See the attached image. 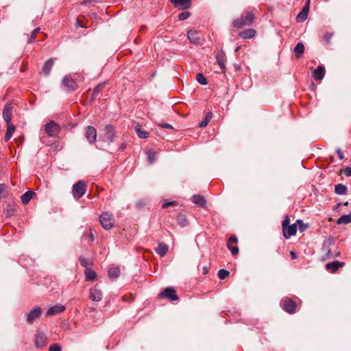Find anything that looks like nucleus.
I'll use <instances>...</instances> for the list:
<instances>
[{
	"label": "nucleus",
	"mask_w": 351,
	"mask_h": 351,
	"mask_svg": "<svg viewBox=\"0 0 351 351\" xmlns=\"http://www.w3.org/2000/svg\"><path fill=\"white\" fill-rule=\"evenodd\" d=\"M282 229L283 237L286 239H289L291 237L294 236L297 232L296 223L290 225V219L289 215H286L282 222Z\"/></svg>",
	"instance_id": "1"
},
{
	"label": "nucleus",
	"mask_w": 351,
	"mask_h": 351,
	"mask_svg": "<svg viewBox=\"0 0 351 351\" xmlns=\"http://www.w3.org/2000/svg\"><path fill=\"white\" fill-rule=\"evenodd\" d=\"M254 21V14L248 11L244 12L240 18L233 21L232 25L237 28H241L246 25H250Z\"/></svg>",
	"instance_id": "2"
},
{
	"label": "nucleus",
	"mask_w": 351,
	"mask_h": 351,
	"mask_svg": "<svg viewBox=\"0 0 351 351\" xmlns=\"http://www.w3.org/2000/svg\"><path fill=\"white\" fill-rule=\"evenodd\" d=\"M60 126L54 121H50L45 125V131L49 137H54L57 136L60 133Z\"/></svg>",
	"instance_id": "3"
},
{
	"label": "nucleus",
	"mask_w": 351,
	"mask_h": 351,
	"mask_svg": "<svg viewBox=\"0 0 351 351\" xmlns=\"http://www.w3.org/2000/svg\"><path fill=\"white\" fill-rule=\"evenodd\" d=\"M86 190V187L85 183L82 180L77 181L73 184L72 189L74 198L76 199L81 198L85 194Z\"/></svg>",
	"instance_id": "4"
},
{
	"label": "nucleus",
	"mask_w": 351,
	"mask_h": 351,
	"mask_svg": "<svg viewBox=\"0 0 351 351\" xmlns=\"http://www.w3.org/2000/svg\"><path fill=\"white\" fill-rule=\"evenodd\" d=\"M99 222L105 230H110L114 225L112 215L109 213H104L99 217Z\"/></svg>",
	"instance_id": "5"
},
{
	"label": "nucleus",
	"mask_w": 351,
	"mask_h": 351,
	"mask_svg": "<svg viewBox=\"0 0 351 351\" xmlns=\"http://www.w3.org/2000/svg\"><path fill=\"white\" fill-rule=\"evenodd\" d=\"M117 137V132L115 128L112 125H107L104 128V141L108 142V144L114 141Z\"/></svg>",
	"instance_id": "6"
},
{
	"label": "nucleus",
	"mask_w": 351,
	"mask_h": 351,
	"mask_svg": "<svg viewBox=\"0 0 351 351\" xmlns=\"http://www.w3.org/2000/svg\"><path fill=\"white\" fill-rule=\"evenodd\" d=\"M282 309L289 314H293L296 311L297 304L290 298H285L282 300Z\"/></svg>",
	"instance_id": "7"
},
{
	"label": "nucleus",
	"mask_w": 351,
	"mask_h": 351,
	"mask_svg": "<svg viewBox=\"0 0 351 351\" xmlns=\"http://www.w3.org/2000/svg\"><path fill=\"white\" fill-rule=\"evenodd\" d=\"M158 296L161 298H168L171 301H176L179 299L173 287L165 288L163 291L159 293Z\"/></svg>",
	"instance_id": "8"
},
{
	"label": "nucleus",
	"mask_w": 351,
	"mask_h": 351,
	"mask_svg": "<svg viewBox=\"0 0 351 351\" xmlns=\"http://www.w3.org/2000/svg\"><path fill=\"white\" fill-rule=\"evenodd\" d=\"M42 313V309L40 306H34L27 314L26 321L29 324H32L35 319H38Z\"/></svg>",
	"instance_id": "9"
},
{
	"label": "nucleus",
	"mask_w": 351,
	"mask_h": 351,
	"mask_svg": "<svg viewBox=\"0 0 351 351\" xmlns=\"http://www.w3.org/2000/svg\"><path fill=\"white\" fill-rule=\"evenodd\" d=\"M34 342L37 348L42 349L47 343V337L43 332H38L35 335Z\"/></svg>",
	"instance_id": "10"
},
{
	"label": "nucleus",
	"mask_w": 351,
	"mask_h": 351,
	"mask_svg": "<svg viewBox=\"0 0 351 351\" xmlns=\"http://www.w3.org/2000/svg\"><path fill=\"white\" fill-rule=\"evenodd\" d=\"M84 135L88 142L93 144L97 138V130L93 126L88 125L85 128Z\"/></svg>",
	"instance_id": "11"
},
{
	"label": "nucleus",
	"mask_w": 351,
	"mask_h": 351,
	"mask_svg": "<svg viewBox=\"0 0 351 351\" xmlns=\"http://www.w3.org/2000/svg\"><path fill=\"white\" fill-rule=\"evenodd\" d=\"M62 84L65 88L69 91H73L77 88V82L70 76H64L62 80Z\"/></svg>",
	"instance_id": "12"
},
{
	"label": "nucleus",
	"mask_w": 351,
	"mask_h": 351,
	"mask_svg": "<svg viewBox=\"0 0 351 351\" xmlns=\"http://www.w3.org/2000/svg\"><path fill=\"white\" fill-rule=\"evenodd\" d=\"M309 4L310 0H307L302 11L296 16V20L298 22H303L306 19L309 12Z\"/></svg>",
	"instance_id": "13"
},
{
	"label": "nucleus",
	"mask_w": 351,
	"mask_h": 351,
	"mask_svg": "<svg viewBox=\"0 0 351 351\" xmlns=\"http://www.w3.org/2000/svg\"><path fill=\"white\" fill-rule=\"evenodd\" d=\"M334 245V239L332 237L327 238L323 243L322 250L326 252V256L328 258H331V251L329 247Z\"/></svg>",
	"instance_id": "14"
},
{
	"label": "nucleus",
	"mask_w": 351,
	"mask_h": 351,
	"mask_svg": "<svg viewBox=\"0 0 351 351\" xmlns=\"http://www.w3.org/2000/svg\"><path fill=\"white\" fill-rule=\"evenodd\" d=\"M56 58H51L47 60L43 66L42 74L44 76H49L51 69L55 63Z\"/></svg>",
	"instance_id": "15"
},
{
	"label": "nucleus",
	"mask_w": 351,
	"mask_h": 351,
	"mask_svg": "<svg viewBox=\"0 0 351 351\" xmlns=\"http://www.w3.org/2000/svg\"><path fill=\"white\" fill-rule=\"evenodd\" d=\"M217 62L222 71V72H224L226 70V53L223 52V51H219L216 56Z\"/></svg>",
	"instance_id": "16"
},
{
	"label": "nucleus",
	"mask_w": 351,
	"mask_h": 351,
	"mask_svg": "<svg viewBox=\"0 0 351 351\" xmlns=\"http://www.w3.org/2000/svg\"><path fill=\"white\" fill-rule=\"evenodd\" d=\"M66 309L65 306L62 304H56L51 307H50L47 313L46 316H52L60 313L63 312Z\"/></svg>",
	"instance_id": "17"
},
{
	"label": "nucleus",
	"mask_w": 351,
	"mask_h": 351,
	"mask_svg": "<svg viewBox=\"0 0 351 351\" xmlns=\"http://www.w3.org/2000/svg\"><path fill=\"white\" fill-rule=\"evenodd\" d=\"M103 294L100 289L96 287L90 289V298L94 302H99L102 299Z\"/></svg>",
	"instance_id": "18"
},
{
	"label": "nucleus",
	"mask_w": 351,
	"mask_h": 351,
	"mask_svg": "<svg viewBox=\"0 0 351 351\" xmlns=\"http://www.w3.org/2000/svg\"><path fill=\"white\" fill-rule=\"evenodd\" d=\"M12 107L10 104H7L4 106L3 111V117L6 123H9L12 121Z\"/></svg>",
	"instance_id": "19"
},
{
	"label": "nucleus",
	"mask_w": 351,
	"mask_h": 351,
	"mask_svg": "<svg viewBox=\"0 0 351 351\" xmlns=\"http://www.w3.org/2000/svg\"><path fill=\"white\" fill-rule=\"evenodd\" d=\"M237 238L235 236H232L229 238L227 244L228 248L230 250L232 255H236L239 252V248L237 246H232V244L237 243Z\"/></svg>",
	"instance_id": "20"
},
{
	"label": "nucleus",
	"mask_w": 351,
	"mask_h": 351,
	"mask_svg": "<svg viewBox=\"0 0 351 351\" xmlns=\"http://www.w3.org/2000/svg\"><path fill=\"white\" fill-rule=\"evenodd\" d=\"M171 2L177 8L186 10L191 7V0H171Z\"/></svg>",
	"instance_id": "21"
},
{
	"label": "nucleus",
	"mask_w": 351,
	"mask_h": 351,
	"mask_svg": "<svg viewBox=\"0 0 351 351\" xmlns=\"http://www.w3.org/2000/svg\"><path fill=\"white\" fill-rule=\"evenodd\" d=\"M187 36L189 40L195 44H200L201 38L199 36V34L195 30H189L187 32Z\"/></svg>",
	"instance_id": "22"
},
{
	"label": "nucleus",
	"mask_w": 351,
	"mask_h": 351,
	"mask_svg": "<svg viewBox=\"0 0 351 351\" xmlns=\"http://www.w3.org/2000/svg\"><path fill=\"white\" fill-rule=\"evenodd\" d=\"M344 265L345 263L343 262L335 261L332 263H327L326 268L327 270L331 271L332 272H335L339 267H342Z\"/></svg>",
	"instance_id": "23"
},
{
	"label": "nucleus",
	"mask_w": 351,
	"mask_h": 351,
	"mask_svg": "<svg viewBox=\"0 0 351 351\" xmlns=\"http://www.w3.org/2000/svg\"><path fill=\"white\" fill-rule=\"evenodd\" d=\"M325 75V68L323 66H319L313 72V77L315 80H321Z\"/></svg>",
	"instance_id": "24"
},
{
	"label": "nucleus",
	"mask_w": 351,
	"mask_h": 351,
	"mask_svg": "<svg viewBox=\"0 0 351 351\" xmlns=\"http://www.w3.org/2000/svg\"><path fill=\"white\" fill-rule=\"evenodd\" d=\"M304 49H305L304 45L301 42L298 43L295 45V47L293 49V51H294L296 59H299L301 58V56H302V54L304 52Z\"/></svg>",
	"instance_id": "25"
},
{
	"label": "nucleus",
	"mask_w": 351,
	"mask_h": 351,
	"mask_svg": "<svg viewBox=\"0 0 351 351\" xmlns=\"http://www.w3.org/2000/svg\"><path fill=\"white\" fill-rule=\"evenodd\" d=\"M16 210L15 204H7L3 207V213L7 217H11L14 215Z\"/></svg>",
	"instance_id": "26"
},
{
	"label": "nucleus",
	"mask_w": 351,
	"mask_h": 351,
	"mask_svg": "<svg viewBox=\"0 0 351 351\" xmlns=\"http://www.w3.org/2000/svg\"><path fill=\"white\" fill-rule=\"evenodd\" d=\"M192 202L201 207H204L206 206V199L204 196L201 195H194L192 197Z\"/></svg>",
	"instance_id": "27"
},
{
	"label": "nucleus",
	"mask_w": 351,
	"mask_h": 351,
	"mask_svg": "<svg viewBox=\"0 0 351 351\" xmlns=\"http://www.w3.org/2000/svg\"><path fill=\"white\" fill-rule=\"evenodd\" d=\"M169 247L167 245L164 243H159L158 247L156 248V252L160 257H163L167 253Z\"/></svg>",
	"instance_id": "28"
},
{
	"label": "nucleus",
	"mask_w": 351,
	"mask_h": 351,
	"mask_svg": "<svg viewBox=\"0 0 351 351\" xmlns=\"http://www.w3.org/2000/svg\"><path fill=\"white\" fill-rule=\"evenodd\" d=\"M256 34V30L254 29H247L240 33V36L244 39L252 38Z\"/></svg>",
	"instance_id": "29"
},
{
	"label": "nucleus",
	"mask_w": 351,
	"mask_h": 351,
	"mask_svg": "<svg viewBox=\"0 0 351 351\" xmlns=\"http://www.w3.org/2000/svg\"><path fill=\"white\" fill-rule=\"evenodd\" d=\"M15 131V126L11 123V122H9V123H7V130L5 135V141H8L11 136H12L14 132Z\"/></svg>",
	"instance_id": "30"
},
{
	"label": "nucleus",
	"mask_w": 351,
	"mask_h": 351,
	"mask_svg": "<svg viewBox=\"0 0 351 351\" xmlns=\"http://www.w3.org/2000/svg\"><path fill=\"white\" fill-rule=\"evenodd\" d=\"M135 132L140 138H147L149 136V132L141 130V125L137 124L134 127Z\"/></svg>",
	"instance_id": "31"
},
{
	"label": "nucleus",
	"mask_w": 351,
	"mask_h": 351,
	"mask_svg": "<svg viewBox=\"0 0 351 351\" xmlns=\"http://www.w3.org/2000/svg\"><path fill=\"white\" fill-rule=\"evenodd\" d=\"M84 274L86 280H93L97 277L96 272L90 268H86Z\"/></svg>",
	"instance_id": "32"
},
{
	"label": "nucleus",
	"mask_w": 351,
	"mask_h": 351,
	"mask_svg": "<svg viewBox=\"0 0 351 351\" xmlns=\"http://www.w3.org/2000/svg\"><path fill=\"white\" fill-rule=\"evenodd\" d=\"M348 191V188L343 184H336L335 186V192L338 195H345L346 194Z\"/></svg>",
	"instance_id": "33"
},
{
	"label": "nucleus",
	"mask_w": 351,
	"mask_h": 351,
	"mask_svg": "<svg viewBox=\"0 0 351 351\" xmlns=\"http://www.w3.org/2000/svg\"><path fill=\"white\" fill-rule=\"evenodd\" d=\"M351 223V212L348 215H342L337 221V224H348Z\"/></svg>",
	"instance_id": "34"
},
{
	"label": "nucleus",
	"mask_w": 351,
	"mask_h": 351,
	"mask_svg": "<svg viewBox=\"0 0 351 351\" xmlns=\"http://www.w3.org/2000/svg\"><path fill=\"white\" fill-rule=\"evenodd\" d=\"M34 194L32 191H27L24 194H23L21 197V200L23 204H27L29 203L30 199L32 198L33 195Z\"/></svg>",
	"instance_id": "35"
},
{
	"label": "nucleus",
	"mask_w": 351,
	"mask_h": 351,
	"mask_svg": "<svg viewBox=\"0 0 351 351\" xmlns=\"http://www.w3.org/2000/svg\"><path fill=\"white\" fill-rule=\"evenodd\" d=\"M105 86H106V83L104 82V83L99 84L97 86H96L94 88L93 91L92 99H95L97 97L99 93H100L102 90V89L104 88Z\"/></svg>",
	"instance_id": "36"
},
{
	"label": "nucleus",
	"mask_w": 351,
	"mask_h": 351,
	"mask_svg": "<svg viewBox=\"0 0 351 351\" xmlns=\"http://www.w3.org/2000/svg\"><path fill=\"white\" fill-rule=\"evenodd\" d=\"M120 275V269L119 267H112L108 271V276L110 278H117Z\"/></svg>",
	"instance_id": "37"
},
{
	"label": "nucleus",
	"mask_w": 351,
	"mask_h": 351,
	"mask_svg": "<svg viewBox=\"0 0 351 351\" xmlns=\"http://www.w3.org/2000/svg\"><path fill=\"white\" fill-rule=\"evenodd\" d=\"M177 220L178 221V223L182 226V227H184L186 226H187L188 224V221L185 217L184 215H178V217H177Z\"/></svg>",
	"instance_id": "38"
},
{
	"label": "nucleus",
	"mask_w": 351,
	"mask_h": 351,
	"mask_svg": "<svg viewBox=\"0 0 351 351\" xmlns=\"http://www.w3.org/2000/svg\"><path fill=\"white\" fill-rule=\"evenodd\" d=\"M229 271L224 269H221L220 270H219L217 274L218 277L220 280H224L226 277L229 276Z\"/></svg>",
	"instance_id": "39"
},
{
	"label": "nucleus",
	"mask_w": 351,
	"mask_h": 351,
	"mask_svg": "<svg viewBox=\"0 0 351 351\" xmlns=\"http://www.w3.org/2000/svg\"><path fill=\"white\" fill-rule=\"evenodd\" d=\"M196 80L200 84H202V85H206L207 84V80L206 78L204 77V75L201 73H199L197 74L196 75Z\"/></svg>",
	"instance_id": "40"
},
{
	"label": "nucleus",
	"mask_w": 351,
	"mask_h": 351,
	"mask_svg": "<svg viewBox=\"0 0 351 351\" xmlns=\"http://www.w3.org/2000/svg\"><path fill=\"white\" fill-rule=\"evenodd\" d=\"M296 226L298 225L299 230L300 232H302L306 230V229L308 228V225L303 223L302 220L298 219L296 221Z\"/></svg>",
	"instance_id": "41"
},
{
	"label": "nucleus",
	"mask_w": 351,
	"mask_h": 351,
	"mask_svg": "<svg viewBox=\"0 0 351 351\" xmlns=\"http://www.w3.org/2000/svg\"><path fill=\"white\" fill-rule=\"evenodd\" d=\"M147 159L150 164H152L156 160V154L153 151H149L147 153Z\"/></svg>",
	"instance_id": "42"
},
{
	"label": "nucleus",
	"mask_w": 351,
	"mask_h": 351,
	"mask_svg": "<svg viewBox=\"0 0 351 351\" xmlns=\"http://www.w3.org/2000/svg\"><path fill=\"white\" fill-rule=\"evenodd\" d=\"M40 31V27H37L36 29H34L33 30V32H32V34L30 36V37L29 38V40H28V43H32V42L34 41L35 38H36V34L37 33Z\"/></svg>",
	"instance_id": "43"
},
{
	"label": "nucleus",
	"mask_w": 351,
	"mask_h": 351,
	"mask_svg": "<svg viewBox=\"0 0 351 351\" xmlns=\"http://www.w3.org/2000/svg\"><path fill=\"white\" fill-rule=\"evenodd\" d=\"M191 16L189 12H182L178 14L179 21H184L187 19Z\"/></svg>",
	"instance_id": "44"
},
{
	"label": "nucleus",
	"mask_w": 351,
	"mask_h": 351,
	"mask_svg": "<svg viewBox=\"0 0 351 351\" xmlns=\"http://www.w3.org/2000/svg\"><path fill=\"white\" fill-rule=\"evenodd\" d=\"M79 262L83 267H87L88 265H91V263H89L88 261L84 257L80 256L79 258Z\"/></svg>",
	"instance_id": "45"
},
{
	"label": "nucleus",
	"mask_w": 351,
	"mask_h": 351,
	"mask_svg": "<svg viewBox=\"0 0 351 351\" xmlns=\"http://www.w3.org/2000/svg\"><path fill=\"white\" fill-rule=\"evenodd\" d=\"M332 33L326 32L324 36V40L326 44H329L330 43V39L332 37Z\"/></svg>",
	"instance_id": "46"
},
{
	"label": "nucleus",
	"mask_w": 351,
	"mask_h": 351,
	"mask_svg": "<svg viewBox=\"0 0 351 351\" xmlns=\"http://www.w3.org/2000/svg\"><path fill=\"white\" fill-rule=\"evenodd\" d=\"M49 351H61V347L58 344H52L49 346Z\"/></svg>",
	"instance_id": "47"
},
{
	"label": "nucleus",
	"mask_w": 351,
	"mask_h": 351,
	"mask_svg": "<svg viewBox=\"0 0 351 351\" xmlns=\"http://www.w3.org/2000/svg\"><path fill=\"white\" fill-rule=\"evenodd\" d=\"M178 203L176 201L167 202L162 204V207L166 208L170 206H176Z\"/></svg>",
	"instance_id": "48"
},
{
	"label": "nucleus",
	"mask_w": 351,
	"mask_h": 351,
	"mask_svg": "<svg viewBox=\"0 0 351 351\" xmlns=\"http://www.w3.org/2000/svg\"><path fill=\"white\" fill-rule=\"evenodd\" d=\"M343 173L347 177L351 176V167H347L343 169Z\"/></svg>",
	"instance_id": "49"
},
{
	"label": "nucleus",
	"mask_w": 351,
	"mask_h": 351,
	"mask_svg": "<svg viewBox=\"0 0 351 351\" xmlns=\"http://www.w3.org/2000/svg\"><path fill=\"white\" fill-rule=\"evenodd\" d=\"M209 122H210V121L208 120L206 118H205L204 121H202V122H200L199 123V126L200 128H204L208 124Z\"/></svg>",
	"instance_id": "50"
},
{
	"label": "nucleus",
	"mask_w": 351,
	"mask_h": 351,
	"mask_svg": "<svg viewBox=\"0 0 351 351\" xmlns=\"http://www.w3.org/2000/svg\"><path fill=\"white\" fill-rule=\"evenodd\" d=\"M160 127L162 128H166V129H173V126L169 123H160L159 125Z\"/></svg>",
	"instance_id": "51"
},
{
	"label": "nucleus",
	"mask_w": 351,
	"mask_h": 351,
	"mask_svg": "<svg viewBox=\"0 0 351 351\" xmlns=\"http://www.w3.org/2000/svg\"><path fill=\"white\" fill-rule=\"evenodd\" d=\"M336 152H337V153L338 154L339 158L340 160H342L344 158V156H343V153L341 152V151L339 149H337Z\"/></svg>",
	"instance_id": "52"
},
{
	"label": "nucleus",
	"mask_w": 351,
	"mask_h": 351,
	"mask_svg": "<svg viewBox=\"0 0 351 351\" xmlns=\"http://www.w3.org/2000/svg\"><path fill=\"white\" fill-rule=\"evenodd\" d=\"M88 237H89V239H90V240L91 241H93V239H94V235H93V232H92V230H91V229H90V232H89V233H88Z\"/></svg>",
	"instance_id": "53"
},
{
	"label": "nucleus",
	"mask_w": 351,
	"mask_h": 351,
	"mask_svg": "<svg viewBox=\"0 0 351 351\" xmlns=\"http://www.w3.org/2000/svg\"><path fill=\"white\" fill-rule=\"evenodd\" d=\"M212 117H213V114L211 112H209L207 113L205 118H206L208 120L210 121Z\"/></svg>",
	"instance_id": "54"
},
{
	"label": "nucleus",
	"mask_w": 351,
	"mask_h": 351,
	"mask_svg": "<svg viewBox=\"0 0 351 351\" xmlns=\"http://www.w3.org/2000/svg\"><path fill=\"white\" fill-rule=\"evenodd\" d=\"M125 148H126V143H121V145L119 147V150L120 151H123Z\"/></svg>",
	"instance_id": "55"
},
{
	"label": "nucleus",
	"mask_w": 351,
	"mask_h": 351,
	"mask_svg": "<svg viewBox=\"0 0 351 351\" xmlns=\"http://www.w3.org/2000/svg\"><path fill=\"white\" fill-rule=\"evenodd\" d=\"M208 272V267L207 266H204L202 268V274H206Z\"/></svg>",
	"instance_id": "56"
},
{
	"label": "nucleus",
	"mask_w": 351,
	"mask_h": 351,
	"mask_svg": "<svg viewBox=\"0 0 351 351\" xmlns=\"http://www.w3.org/2000/svg\"><path fill=\"white\" fill-rule=\"evenodd\" d=\"M290 255H291V259H295L297 258V255L293 251L290 252Z\"/></svg>",
	"instance_id": "57"
},
{
	"label": "nucleus",
	"mask_w": 351,
	"mask_h": 351,
	"mask_svg": "<svg viewBox=\"0 0 351 351\" xmlns=\"http://www.w3.org/2000/svg\"><path fill=\"white\" fill-rule=\"evenodd\" d=\"M342 205V203H338L337 205H336V209L338 208L339 206H341Z\"/></svg>",
	"instance_id": "58"
},
{
	"label": "nucleus",
	"mask_w": 351,
	"mask_h": 351,
	"mask_svg": "<svg viewBox=\"0 0 351 351\" xmlns=\"http://www.w3.org/2000/svg\"><path fill=\"white\" fill-rule=\"evenodd\" d=\"M340 255V252H338L337 254H335V257H338Z\"/></svg>",
	"instance_id": "59"
},
{
	"label": "nucleus",
	"mask_w": 351,
	"mask_h": 351,
	"mask_svg": "<svg viewBox=\"0 0 351 351\" xmlns=\"http://www.w3.org/2000/svg\"><path fill=\"white\" fill-rule=\"evenodd\" d=\"M342 205H343V206H348V202H346L342 203Z\"/></svg>",
	"instance_id": "60"
},
{
	"label": "nucleus",
	"mask_w": 351,
	"mask_h": 351,
	"mask_svg": "<svg viewBox=\"0 0 351 351\" xmlns=\"http://www.w3.org/2000/svg\"><path fill=\"white\" fill-rule=\"evenodd\" d=\"M239 49V47H237L235 51H237Z\"/></svg>",
	"instance_id": "61"
}]
</instances>
